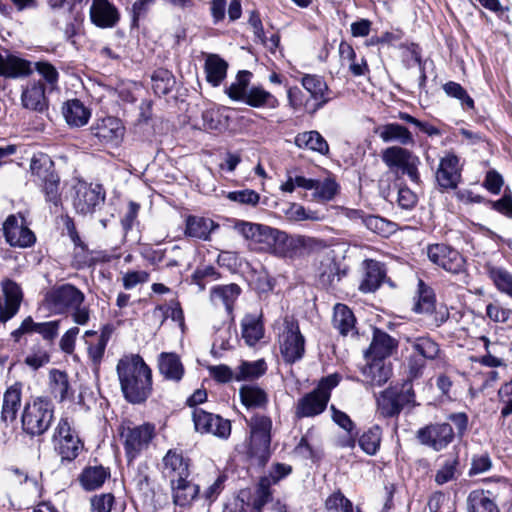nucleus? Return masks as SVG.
Masks as SVG:
<instances>
[{"instance_id": "nucleus-42", "label": "nucleus", "mask_w": 512, "mask_h": 512, "mask_svg": "<svg viewBox=\"0 0 512 512\" xmlns=\"http://www.w3.org/2000/svg\"><path fill=\"white\" fill-rule=\"evenodd\" d=\"M187 479L177 480L174 484H171L173 501L178 506L183 507L190 504L199 493V486L190 483Z\"/></svg>"}, {"instance_id": "nucleus-34", "label": "nucleus", "mask_w": 512, "mask_h": 512, "mask_svg": "<svg viewBox=\"0 0 512 512\" xmlns=\"http://www.w3.org/2000/svg\"><path fill=\"white\" fill-rule=\"evenodd\" d=\"M2 291L5 297L3 303L7 316L13 318L19 311L23 300V292L21 287L14 281L6 279L2 282Z\"/></svg>"}, {"instance_id": "nucleus-28", "label": "nucleus", "mask_w": 512, "mask_h": 512, "mask_svg": "<svg viewBox=\"0 0 512 512\" xmlns=\"http://www.w3.org/2000/svg\"><path fill=\"white\" fill-rule=\"evenodd\" d=\"M368 363L362 369L365 382L371 386H381L391 375V368L381 359H367Z\"/></svg>"}, {"instance_id": "nucleus-3", "label": "nucleus", "mask_w": 512, "mask_h": 512, "mask_svg": "<svg viewBox=\"0 0 512 512\" xmlns=\"http://www.w3.org/2000/svg\"><path fill=\"white\" fill-rule=\"evenodd\" d=\"M247 426L249 438L245 453L255 464L264 466L271 454L272 420L268 416L256 414L247 420Z\"/></svg>"}, {"instance_id": "nucleus-52", "label": "nucleus", "mask_w": 512, "mask_h": 512, "mask_svg": "<svg viewBox=\"0 0 512 512\" xmlns=\"http://www.w3.org/2000/svg\"><path fill=\"white\" fill-rule=\"evenodd\" d=\"M435 308V295L433 290L426 286L422 280L418 283V296L413 310L416 313H431Z\"/></svg>"}, {"instance_id": "nucleus-39", "label": "nucleus", "mask_w": 512, "mask_h": 512, "mask_svg": "<svg viewBox=\"0 0 512 512\" xmlns=\"http://www.w3.org/2000/svg\"><path fill=\"white\" fill-rule=\"evenodd\" d=\"M217 227L218 224L211 219L190 216L187 219L185 233L193 238L208 240L211 232Z\"/></svg>"}, {"instance_id": "nucleus-43", "label": "nucleus", "mask_w": 512, "mask_h": 512, "mask_svg": "<svg viewBox=\"0 0 512 512\" xmlns=\"http://www.w3.org/2000/svg\"><path fill=\"white\" fill-rule=\"evenodd\" d=\"M243 102L254 108L266 106L273 109L279 105L277 98L261 86L249 88Z\"/></svg>"}, {"instance_id": "nucleus-15", "label": "nucleus", "mask_w": 512, "mask_h": 512, "mask_svg": "<svg viewBox=\"0 0 512 512\" xmlns=\"http://www.w3.org/2000/svg\"><path fill=\"white\" fill-rule=\"evenodd\" d=\"M347 267L333 250L325 252L318 266L319 282L324 287H334L346 275Z\"/></svg>"}, {"instance_id": "nucleus-19", "label": "nucleus", "mask_w": 512, "mask_h": 512, "mask_svg": "<svg viewBox=\"0 0 512 512\" xmlns=\"http://www.w3.org/2000/svg\"><path fill=\"white\" fill-rule=\"evenodd\" d=\"M461 174L459 169V160L457 156L448 154L440 160L436 172L438 184L445 189L456 188Z\"/></svg>"}, {"instance_id": "nucleus-2", "label": "nucleus", "mask_w": 512, "mask_h": 512, "mask_svg": "<svg viewBox=\"0 0 512 512\" xmlns=\"http://www.w3.org/2000/svg\"><path fill=\"white\" fill-rule=\"evenodd\" d=\"M84 293L72 284H62L49 289L43 298V306L53 314H66L77 325H86L90 320V309L84 306Z\"/></svg>"}, {"instance_id": "nucleus-24", "label": "nucleus", "mask_w": 512, "mask_h": 512, "mask_svg": "<svg viewBox=\"0 0 512 512\" xmlns=\"http://www.w3.org/2000/svg\"><path fill=\"white\" fill-rule=\"evenodd\" d=\"M363 279L359 285L360 291L370 293L376 291L385 277L383 265L375 260L366 259L363 262Z\"/></svg>"}, {"instance_id": "nucleus-31", "label": "nucleus", "mask_w": 512, "mask_h": 512, "mask_svg": "<svg viewBox=\"0 0 512 512\" xmlns=\"http://www.w3.org/2000/svg\"><path fill=\"white\" fill-rule=\"evenodd\" d=\"M21 101L25 108L42 112L47 108L45 87L41 82L29 84L22 92Z\"/></svg>"}, {"instance_id": "nucleus-63", "label": "nucleus", "mask_w": 512, "mask_h": 512, "mask_svg": "<svg viewBox=\"0 0 512 512\" xmlns=\"http://www.w3.org/2000/svg\"><path fill=\"white\" fill-rule=\"evenodd\" d=\"M227 198L233 202L255 207L260 201V195L252 189L229 192Z\"/></svg>"}, {"instance_id": "nucleus-9", "label": "nucleus", "mask_w": 512, "mask_h": 512, "mask_svg": "<svg viewBox=\"0 0 512 512\" xmlns=\"http://www.w3.org/2000/svg\"><path fill=\"white\" fill-rule=\"evenodd\" d=\"M381 159L391 171H401L411 181L419 182L418 165L420 160L409 150L400 146L387 147L382 151Z\"/></svg>"}, {"instance_id": "nucleus-30", "label": "nucleus", "mask_w": 512, "mask_h": 512, "mask_svg": "<svg viewBox=\"0 0 512 512\" xmlns=\"http://www.w3.org/2000/svg\"><path fill=\"white\" fill-rule=\"evenodd\" d=\"M22 387L15 383L5 391L3 395V405L1 418L5 422H13L21 406Z\"/></svg>"}, {"instance_id": "nucleus-8", "label": "nucleus", "mask_w": 512, "mask_h": 512, "mask_svg": "<svg viewBox=\"0 0 512 512\" xmlns=\"http://www.w3.org/2000/svg\"><path fill=\"white\" fill-rule=\"evenodd\" d=\"M120 436L123 441L126 457L130 462L149 447L155 436V426L150 423L138 426H131L130 423L127 425L122 424Z\"/></svg>"}, {"instance_id": "nucleus-45", "label": "nucleus", "mask_w": 512, "mask_h": 512, "mask_svg": "<svg viewBox=\"0 0 512 512\" xmlns=\"http://www.w3.org/2000/svg\"><path fill=\"white\" fill-rule=\"evenodd\" d=\"M50 389L54 398L60 402L73 396L68 375L59 370H54L50 373Z\"/></svg>"}, {"instance_id": "nucleus-36", "label": "nucleus", "mask_w": 512, "mask_h": 512, "mask_svg": "<svg viewBox=\"0 0 512 512\" xmlns=\"http://www.w3.org/2000/svg\"><path fill=\"white\" fill-rule=\"evenodd\" d=\"M294 143L300 149H308L322 155H326L329 152L327 141L317 131L299 133L295 137Z\"/></svg>"}, {"instance_id": "nucleus-14", "label": "nucleus", "mask_w": 512, "mask_h": 512, "mask_svg": "<svg viewBox=\"0 0 512 512\" xmlns=\"http://www.w3.org/2000/svg\"><path fill=\"white\" fill-rule=\"evenodd\" d=\"M3 231L6 241L14 247H30L36 240L23 217L10 215L3 224Z\"/></svg>"}, {"instance_id": "nucleus-57", "label": "nucleus", "mask_w": 512, "mask_h": 512, "mask_svg": "<svg viewBox=\"0 0 512 512\" xmlns=\"http://www.w3.org/2000/svg\"><path fill=\"white\" fill-rule=\"evenodd\" d=\"M270 486L271 480L269 477H262L260 479L252 502L253 512H262L263 507L271 501Z\"/></svg>"}, {"instance_id": "nucleus-23", "label": "nucleus", "mask_w": 512, "mask_h": 512, "mask_svg": "<svg viewBox=\"0 0 512 512\" xmlns=\"http://www.w3.org/2000/svg\"><path fill=\"white\" fill-rule=\"evenodd\" d=\"M329 399L330 395L321 394L314 389L298 401L296 415L298 417L316 416L325 410Z\"/></svg>"}, {"instance_id": "nucleus-38", "label": "nucleus", "mask_w": 512, "mask_h": 512, "mask_svg": "<svg viewBox=\"0 0 512 512\" xmlns=\"http://www.w3.org/2000/svg\"><path fill=\"white\" fill-rule=\"evenodd\" d=\"M355 322L353 312L346 305L340 303L335 305L332 323L341 335L354 334Z\"/></svg>"}, {"instance_id": "nucleus-21", "label": "nucleus", "mask_w": 512, "mask_h": 512, "mask_svg": "<svg viewBox=\"0 0 512 512\" xmlns=\"http://www.w3.org/2000/svg\"><path fill=\"white\" fill-rule=\"evenodd\" d=\"M30 62L7 50L0 52V76L5 78H20L28 76L31 73Z\"/></svg>"}, {"instance_id": "nucleus-35", "label": "nucleus", "mask_w": 512, "mask_h": 512, "mask_svg": "<svg viewBox=\"0 0 512 512\" xmlns=\"http://www.w3.org/2000/svg\"><path fill=\"white\" fill-rule=\"evenodd\" d=\"M63 115L70 126L81 127L87 124L91 114L80 100L73 99L64 104Z\"/></svg>"}, {"instance_id": "nucleus-17", "label": "nucleus", "mask_w": 512, "mask_h": 512, "mask_svg": "<svg viewBox=\"0 0 512 512\" xmlns=\"http://www.w3.org/2000/svg\"><path fill=\"white\" fill-rule=\"evenodd\" d=\"M301 84L314 101L311 103L309 100H306L305 110L308 113H315L329 102V88L320 76L306 74L302 77Z\"/></svg>"}, {"instance_id": "nucleus-47", "label": "nucleus", "mask_w": 512, "mask_h": 512, "mask_svg": "<svg viewBox=\"0 0 512 512\" xmlns=\"http://www.w3.org/2000/svg\"><path fill=\"white\" fill-rule=\"evenodd\" d=\"M378 411L384 417H393L402 410L399 397L394 391L385 390L377 399Z\"/></svg>"}, {"instance_id": "nucleus-41", "label": "nucleus", "mask_w": 512, "mask_h": 512, "mask_svg": "<svg viewBox=\"0 0 512 512\" xmlns=\"http://www.w3.org/2000/svg\"><path fill=\"white\" fill-rule=\"evenodd\" d=\"M488 277L491 279L495 287L501 292L512 298V274L505 268L486 264L485 266Z\"/></svg>"}, {"instance_id": "nucleus-7", "label": "nucleus", "mask_w": 512, "mask_h": 512, "mask_svg": "<svg viewBox=\"0 0 512 512\" xmlns=\"http://www.w3.org/2000/svg\"><path fill=\"white\" fill-rule=\"evenodd\" d=\"M280 353L287 363L301 360L305 353V338L302 335L298 322L292 317H285L282 331L279 334Z\"/></svg>"}, {"instance_id": "nucleus-26", "label": "nucleus", "mask_w": 512, "mask_h": 512, "mask_svg": "<svg viewBox=\"0 0 512 512\" xmlns=\"http://www.w3.org/2000/svg\"><path fill=\"white\" fill-rule=\"evenodd\" d=\"M406 342L410 345L413 352L428 361H434L441 358L442 351L440 345L430 336L407 337Z\"/></svg>"}, {"instance_id": "nucleus-11", "label": "nucleus", "mask_w": 512, "mask_h": 512, "mask_svg": "<svg viewBox=\"0 0 512 512\" xmlns=\"http://www.w3.org/2000/svg\"><path fill=\"white\" fill-rule=\"evenodd\" d=\"M104 200L105 192L100 185L79 183L75 187L73 206L81 215L92 214L97 207L104 203Z\"/></svg>"}, {"instance_id": "nucleus-6", "label": "nucleus", "mask_w": 512, "mask_h": 512, "mask_svg": "<svg viewBox=\"0 0 512 512\" xmlns=\"http://www.w3.org/2000/svg\"><path fill=\"white\" fill-rule=\"evenodd\" d=\"M315 240L306 236H288L285 232L274 229L270 226L259 224L255 230L251 243L259 245L261 250L276 249V245L283 244L288 248L310 247Z\"/></svg>"}, {"instance_id": "nucleus-33", "label": "nucleus", "mask_w": 512, "mask_h": 512, "mask_svg": "<svg viewBox=\"0 0 512 512\" xmlns=\"http://www.w3.org/2000/svg\"><path fill=\"white\" fill-rule=\"evenodd\" d=\"M204 70L207 82L217 87L226 78L228 63L217 54H208L205 59Z\"/></svg>"}, {"instance_id": "nucleus-55", "label": "nucleus", "mask_w": 512, "mask_h": 512, "mask_svg": "<svg viewBox=\"0 0 512 512\" xmlns=\"http://www.w3.org/2000/svg\"><path fill=\"white\" fill-rule=\"evenodd\" d=\"M285 216L291 221H321L324 219V215L318 211L306 209L297 203L290 204L289 208L285 210Z\"/></svg>"}, {"instance_id": "nucleus-46", "label": "nucleus", "mask_w": 512, "mask_h": 512, "mask_svg": "<svg viewBox=\"0 0 512 512\" xmlns=\"http://www.w3.org/2000/svg\"><path fill=\"white\" fill-rule=\"evenodd\" d=\"M327 512H362L359 506H354L340 490L331 493L324 502Z\"/></svg>"}, {"instance_id": "nucleus-27", "label": "nucleus", "mask_w": 512, "mask_h": 512, "mask_svg": "<svg viewBox=\"0 0 512 512\" xmlns=\"http://www.w3.org/2000/svg\"><path fill=\"white\" fill-rule=\"evenodd\" d=\"M158 368L167 380L178 382L184 375V366L176 353L162 352L158 357Z\"/></svg>"}, {"instance_id": "nucleus-51", "label": "nucleus", "mask_w": 512, "mask_h": 512, "mask_svg": "<svg viewBox=\"0 0 512 512\" xmlns=\"http://www.w3.org/2000/svg\"><path fill=\"white\" fill-rule=\"evenodd\" d=\"M242 337L246 344L253 346L263 337V326L253 315H246L241 323Z\"/></svg>"}, {"instance_id": "nucleus-54", "label": "nucleus", "mask_w": 512, "mask_h": 512, "mask_svg": "<svg viewBox=\"0 0 512 512\" xmlns=\"http://www.w3.org/2000/svg\"><path fill=\"white\" fill-rule=\"evenodd\" d=\"M338 189L339 186L333 178L328 177L323 181L316 180L313 197L320 202H328L335 197Z\"/></svg>"}, {"instance_id": "nucleus-25", "label": "nucleus", "mask_w": 512, "mask_h": 512, "mask_svg": "<svg viewBox=\"0 0 512 512\" xmlns=\"http://www.w3.org/2000/svg\"><path fill=\"white\" fill-rule=\"evenodd\" d=\"M240 293L241 289L237 284L217 285L210 291V301L216 307L223 305L227 313L231 315L234 303Z\"/></svg>"}, {"instance_id": "nucleus-10", "label": "nucleus", "mask_w": 512, "mask_h": 512, "mask_svg": "<svg viewBox=\"0 0 512 512\" xmlns=\"http://www.w3.org/2000/svg\"><path fill=\"white\" fill-rule=\"evenodd\" d=\"M195 430L202 434H211L227 439L231 434V423L219 415L196 408L192 414Z\"/></svg>"}, {"instance_id": "nucleus-61", "label": "nucleus", "mask_w": 512, "mask_h": 512, "mask_svg": "<svg viewBox=\"0 0 512 512\" xmlns=\"http://www.w3.org/2000/svg\"><path fill=\"white\" fill-rule=\"evenodd\" d=\"M42 190L45 194L46 200L55 206H58L61 202L60 194V177L56 173L52 177L40 182Z\"/></svg>"}, {"instance_id": "nucleus-56", "label": "nucleus", "mask_w": 512, "mask_h": 512, "mask_svg": "<svg viewBox=\"0 0 512 512\" xmlns=\"http://www.w3.org/2000/svg\"><path fill=\"white\" fill-rule=\"evenodd\" d=\"M175 84V78L171 72L159 69L152 75V87L156 94H168Z\"/></svg>"}, {"instance_id": "nucleus-60", "label": "nucleus", "mask_w": 512, "mask_h": 512, "mask_svg": "<svg viewBox=\"0 0 512 512\" xmlns=\"http://www.w3.org/2000/svg\"><path fill=\"white\" fill-rule=\"evenodd\" d=\"M381 434L379 427H373L359 438L361 449L368 455H374L380 446Z\"/></svg>"}, {"instance_id": "nucleus-44", "label": "nucleus", "mask_w": 512, "mask_h": 512, "mask_svg": "<svg viewBox=\"0 0 512 512\" xmlns=\"http://www.w3.org/2000/svg\"><path fill=\"white\" fill-rule=\"evenodd\" d=\"M32 176L42 182L56 174L54 163L51 158L43 153L34 155L30 162Z\"/></svg>"}, {"instance_id": "nucleus-20", "label": "nucleus", "mask_w": 512, "mask_h": 512, "mask_svg": "<svg viewBox=\"0 0 512 512\" xmlns=\"http://www.w3.org/2000/svg\"><path fill=\"white\" fill-rule=\"evenodd\" d=\"M397 346L398 342L396 339L384 331L375 329L365 357L366 359H381L384 361L385 358L392 355Z\"/></svg>"}, {"instance_id": "nucleus-5", "label": "nucleus", "mask_w": 512, "mask_h": 512, "mask_svg": "<svg viewBox=\"0 0 512 512\" xmlns=\"http://www.w3.org/2000/svg\"><path fill=\"white\" fill-rule=\"evenodd\" d=\"M67 416H62L54 429L52 443L61 461L71 462L78 457L84 445Z\"/></svg>"}, {"instance_id": "nucleus-64", "label": "nucleus", "mask_w": 512, "mask_h": 512, "mask_svg": "<svg viewBox=\"0 0 512 512\" xmlns=\"http://www.w3.org/2000/svg\"><path fill=\"white\" fill-rule=\"evenodd\" d=\"M109 340V333L102 331L95 344L88 346V355L93 364L98 365L103 356Z\"/></svg>"}, {"instance_id": "nucleus-37", "label": "nucleus", "mask_w": 512, "mask_h": 512, "mask_svg": "<svg viewBox=\"0 0 512 512\" xmlns=\"http://www.w3.org/2000/svg\"><path fill=\"white\" fill-rule=\"evenodd\" d=\"M379 137L383 142H398L401 145L414 144L411 132L398 123H389L379 129Z\"/></svg>"}, {"instance_id": "nucleus-29", "label": "nucleus", "mask_w": 512, "mask_h": 512, "mask_svg": "<svg viewBox=\"0 0 512 512\" xmlns=\"http://www.w3.org/2000/svg\"><path fill=\"white\" fill-rule=\"evenodd\" d=\"M239 397L242 405L247 409H263L267 406L269 398L267 392L255 384H246L240 387Z\"/></svg>"}, {"instance_id": "nucleus-16", "label": "nucleus", "mask_w": 512, "mask_h": 512, "mask_svg": "<svg viewBox=\"0 0 512 512\" xmlns=\"http://www.w3.org/2000/svg\"><path fill=\"white\" fill-rule=\"evenodd\" d=\"M417 438L421 444L440 451L453 440L454 432L448 423L431 424L419 429Z\"/></svg>"}, {"instance_id": "nucleus-22", "label": "nucleus", "mask_w": 512, "mask_h": 512, "mask_svg": "<svg viewBox=\"0 0 512 512\" xmlns=\"http://www.w3.org/2000/svg\"><path fill=\"white\" fill-rule=\"evenodd\" d=\"M90 18L98 27H113L119 20V13L108 0H93L90 7Z\"/></svg>"}, {"instance_id": "nucleus-13", "label": "nucleus", "mask_w": 512, "mask_h": 512, "mask_svg": "<svg viewBox=\"0 0 512 512\" xmlns=\"http://www.w3.org/2000/svg\"><path fill=\"white\" fill-rule=\"evenodd\" d=\"M90 131L99 143L118 146L123 140L125 128L118 118L109 116L97 120Z\"/></svg>"}, {"instance_id": "nucleus-32", "label": "nucleus", "mask_w": 512, "mask_h": 512, "mask_svg": "<svg viewBox=\"0 0 512 512\" xmlns=\"http://www.w3.org/2000/svg\"><path fill=\"white\" fill-rule=\"evenodd\" d=\"M11 472L16 477V481L21 484L20 494L24 504L28 505L36 502L42 496V486L35 479L30 478L27 474H24L19 469H12Z\"/></svg>"}, {"instance_id": "nucleus-40", "label": "nucleus", "mask_w": 512, "mask_h": 512, "mask_svg": "<svg viewBox=\"0 0 512 512\" xmlns=\"http://www.w3.org/2000/svg\"><path fill=\"white\" fill-rule=\"evenodd\" d=\"M109 476V470L103 466H89L82 471L79 480L85 490H95L100 488Z\"/></svg>"}, {"instance_id": "nucleus-50", "label": "nucleus", "mask_w": 512, "mask_h": 512, "mask_svg": "<svg viewBox=\"0 0 512 512\" xmlns=\"http://www.w3.org/2000/svg\"><path fill=\"white\" fill-rule=\"evenodd\" d=\"M468 510L469 512H497V506L489 493L476 490L468 496Z\"/></svg>"}, {"instance_id": "nucleus-62", "label": "nucleus", "mask_w": 512, "mask_h": 512, "mask_svg": "<svg viewBox=\"0 0 512 512\" xmlns=\"http://www.w3.org/2000/svg\"><path fill=\"white\" fill-rule=\"evenodd\" d=\"M443 90L449 97L458 99L468 108L472 109L474 107L473 99L467 94L466 90L459 83L449 81L443 85Z\"/></svg>"}, {"instance_id": "nucleus-12", "label": "nucleus", "mask_w": 512, "mask_h": 512, "mask_svg": "<svg viewBox=\"0 0 512 512\" xmlns=\"http://www.w3.org/2000/svg\"><path fill=\"white\" fill-rule=\"evenodd\" d=\"M427 256L431 262L447 272L458 274L464 270V258L457 250L448 245L433 244L428 246Z\"/></svg>"}, {"instance_id": "nucleus-58", "label": "nucleus", "mask_w": 512, "mask_h": 512, "mask_svg": "<svg viewBox=\"0 0 512 512\" xmlns=\"http://www.w3.org/2000/svg\"><path fill=\"white\" fill-rule=\"evenodd\" d=\"M192 281L196 284L200 291L206 288L207 283L216 281L220 278L219 272L212 265L199 266L195 269L192 276Z\"/></svg>"}, {"instance_id": "nucleus-59", "label": "nucleus", "mask_w": 512, "mask_h": 512, "mask_svg": "<svg viewBox=\"0 0 512 512\" xmlns=\"http://www.w3.org/2000/svg\"><path fill=\"white\" fill-rule=\"evenodd\" d=\"M458 458L449 456L445 458L435 474V482L438 485H443L455 478L458 467Z\"/></svg>"}, {"instance_id": "nucleus-49", "label": "nucleus", "mask_w": 512, "mask_h": 512, "mask_svg": "<svg viewBox=\"0 0 512 512\" xmlns=\"http://www.w3.org/2000/svg\"><path fill=\"white\" fill-rule=\"evenodd\" d=\"M266 369V363L262 359L253 362L242 361L236 368V381L257 379L265 374Z\"/></svg>"}, {"instance_id": "nucleus-48", "label": "nucleus", "mask_w": 512, "mask_h": 512, "mask_svg": "<svg viewBox=\"0 0 512 512\" xmlns=\"http://www.w3.org/2000/svg\"><path fill=\"white\" fill-rule=\"evenodd\" d=\"M252 73L247 70L239 71L236 79L226 89L228 97L234 101H242L246 98Z\"/></svg>"}, {"instance_id": "nucleus-1", "label": "nucleus", "mask_w": 512, "mask_h": 512, "mask_svg": "<svg viewBox=\"0 0 512 512\" xmlns=\"http://www.w3.org/2000/svg\"><path fill=\"white\" fill-rule=\"evenodd\" d=\"M124 398L132 404L143 403L152 391V372L138 354L122 357L116 366Z\"/></svg>"}, {"instance_id": "nucleus-18", "label": "nucleus", "mask_w": 512, "mask_h": 512, "mask_svg": "<svg viewBox=\"0 0 512 512\" xmlns=\"http://www.w3.org/2000/svg\"><path fill=\"white\" fill-rule=\"evenodd\" d=\"M162 474L174 484L177 480L183 481L188 478L189 460L184 458L183 454L176 450L170 449L162 459Z\"/></svg>"}, {"instance_id": "nucleus-53", "label": "nucleus", "mask_w": 512, "mask_h": 512, "mask_svg": "<svg viewBox=\"0 0 512 512\" xmlns=\"http://www.w3.org/2000/svg\"><path fill=\"white\" fill-rule=\"evenodd\" d=\"M203 127L205 130L221 131L228 126V116H225L220 109H207L202 114Z\"/></svg>"}, {"instance_id": "nucleus-4", "label": "nucleus", "mask_w": 512, "mask_h": 512, "mask_svg": "<svg viewBox=\"0 0 512 512\" xmlns=\"http://www.w3.org/2000/svg\"><path fill=\"white\" fill-rule=\"evenodd\" d=\"M54 419V405L43 397L25 404L21 423L23 431L30 436H40L50 427Z\"/></svg>"}]
</instances>
